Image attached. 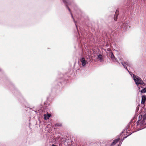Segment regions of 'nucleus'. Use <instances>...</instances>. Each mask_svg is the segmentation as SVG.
<instances>
[{
  "label": "nucleus",
  "mask_w": 146,
  "mask_h": 146,
  "mask_svg": "<svg viewBox=\"0 0 146 146\" xmlns=\"http://www.w3.org/2000/svg\"><path fill=\"white\" fill-rule=\"evenodd\" d=\"M142 100L144 101L146 100V97L145 96H142Z\"/></svg>",
  "instance_id": "obj_12"
},
{
  "label": "nucleus",
  "mask_w": 146,
  "mask_h": 146,
  "mask_svg": "<svg viewBox=\"0 0 146 146\" xmlns=\"http://www.w3.org/2000/svg\"><path fill=\"white\" fill-rule=\"evenodd\" d=\"M120 140L119 138H118V139L114 140H113V141L112 142V143L111 144L110 146H113L115 145L116 143H117Z\"/></svg>",
  "instance_id": "obj_6"
},
{
  "label": "nucleus",
  "mask_w": 146,
  "mask_h": 146,
  "mask_svg": "<svg viewBox=\"0 0 146 146\" xmlns=\"http://www.w3.org/2000/svg\"><path fill=\"white\" fill-rule=\"evenodd\" d=\"M66 7L68 9V10H69V11H70V14L71 15V16H72V18H73V20H74V22H75V25H76V27H77V26L76 24V21H75L74 20V18H73V15L72 14V13L71 12H70V9H69V8L68 7L67 5H66Z\"/></svg>",
  "instance_id": "obj_9"
},
{
  "label": "nucleus",
  "mask_w": 146,
  "mask_h": 146,
  "mask_svg": "<svg viewBox=\"0 0 146 146\" xmlns=\"http://www.w3.org/2000/svg\"><path fill=\"white\" fill-rule=\"evenodd\" d=\"M141 93H145L146 92V88H145L141 90Z\"/></svg>",
  "instance_id": "obj_11"
},
{
  "label": "nucleus",
  "mask_w": 146,
  "mask_h": 146,
  "mask_svg": "<svg viewBox=\"0 0 146 146\" xmlns=\"http://www.w3.org/2000/svg\"><path fill=\"white\" fill-rule=\"evenodd\" d=\"M104 56L101 54H99L98 55L97 59L100 62H102L104 61Z\"/></svg>",
  "instance_id": "obj_4"
},
{
  "label": "nucleus",
  "mask_w": 146,
  "mask_h": 146,
  "mask_svg": "<svg viewBox=\"0 0 146 146\" xmlns=\"http://www.w3.org/2000/svg\"><path fill=\"white\" fill-rule=\"evenodd\" d=\"M145 101H144V100H142L141 102V104H144L145 102Z\"/></svg>",
  "instance_id": "obj_16"
},
{
  "label": "nucleus",
  "mask_w": 146,
  "mask_h": 146,
  "mask_svg": "<svg viewBox=\"0 0 146 146\" xmlns=\"http://www.w3.org/2000/svg\"><path fill=\"white\" fill-rule=\"evenodd\" d=\"M121 64H122V65L124 67V68H125L128 71V72L129 73L130 72L129 70H128V69L127 68V67L126 66V65L125 64V63L123 62H121Z\"/></svg>",
  "instance_id": "obj_10"
},
{
  "label": "nucleus",
  "mask_w": 146,
  "mask_h": 146,
  "mask_svg": "<svg viewBox=\"0 0 146 146\" xmlns=\"http://www.w3.org/2000/svg\"><path fill=\"white\" fill-rule=\"evenodd\" d=\"M80 61L81 62L82 66L83 67L85 66L86 64V61L85 58L84 57L82 58L80 60Z\"/></svg>",
  "instance_id": "obj_3"
},
{
  "label": "nucleus",
  "mask_w": 146,
  "mask_h": 146,
  "mask_svg": "<svg viewBox=\"0 0 146 146\" xmlns=\"http://www.w3.org/2000/svg\"><path fill=\"white\" fill-rule=\"evenodd\" d=\"M127 131V130H126L125 129V130H124L120 134V135H122V133H125V132H126Z\"/></svg>",
  "instance_id": "obj_14"
},
{
  "label": "nucleus",
  "mask_w": 146,
  "mask_h": 146,
  "mask_svg": "<svg viewBox=\"0 0 146 146\" xmlns=\"http://www.w3.org/2000/svg\"><path fill=\"white\" fill-rule=\"evenodd\" d=\"M109 56L111 58V60L113 61H116V59L115 58L113 53L110 52L109 53Z\"/></svg>",
  "instance_id": "obj_5"
},
{
  "label": "nucleus",
  "mask_w": 146,
  "mask_h": 146,
  "mask_svg": "<svg viewBox=\"0 0 146 146\" xmlns=\"http://www.w3.org/2000/svg\"><path fill=\"white\" fill-rule=\"evenodd\" d=\"M128 26V24L127 23H124L122 25H121V27L124 28L125 29H127Z\"/></svg>",
  "instance_id": "obj_8"
},
{
  "label": "nucleus",
  "mask_w": 146,
  "mask_h": 146,
  "mask_svg": "<svg viewBox=\"0 0 146 146\" xmlns=\"http://www.w3.org/2000/svg\"><path fill=\"white\" fill-rule=\"evenodd\" d=\"M67 0H63V2L66 3H67Z\"/></svg>",
  "instance_id": "obj_19"
},
{
  "label": "nucleus",
  "mask_w": 146,
  "mask_h": 146,
  "mask_svg": "<svg viewBox=\"0 0 146 146\" xmlns=\"http://www.w3.org/2000/svg\"><path fill=\"white\" fill-rule=\"evenodd\" d=\"M131 133L130 134H129V135H127V136L123 138V140L124 139H125V138H127V136H128L129 135H131Z\"/></svg>",
  "instance_id": "obj_18"
},
{
  "label": "nucleus",
  "mask_w": 146,
  "mask_h": 146,
  "mask_svg": "<svg viewBox=\"0 0 146 146\" xmlns=\"http://www.w3.org/2000/svg\"><path fill=\"white\" fill-rule=\"evenodd\" d=\"M44 119H45L46 120L48 119V118L47 117V115L44 114Z\"/></svg>",
  "instance_id": "obj_13"
},
{
  "label": "nucleus",
  "mask_w": 146,
  "mask_h": 146,
  "mask_svg": "<svg viewBox=\"0 0 146 146\" xmlns=\"http://www.w3.org/2000/svg\"><path fill=\"white\" fill-rule=\"evenodd\" d=\"M47 117L48 118V119L49 117H50L51 116V114H48L47 115Z\"/></svg>",
  "instance_id": "obj_17"
},
{
  "label": "nucleus",
  "mask_w": 146,
  "mask_h": 146,
  "mask_svg": "<svg viewBox=\"0 0 146 146\" xmlns=\"http://www.w3.org/2000/svg\"><path fill=\"white\" fill-rule=\"evenodd\" d=\"M124 63H125V65L127 66H129L130 65V64L129 62H124Z\"/></svg>",
  "instance_id": "obj_15"
},
{
  "label": "nucleus",
  "mask_w": 146,
  "mask_h": 146,
  "mask_svg": "<svg viewBox=\"0 0 146 146\" xmlns=\"http://www.w3.org/2000/svg\"><path fill=\"white\" fill-rule=\"evenodd\" d=\"M139 120L137 122V123H141V124H144V122L146 119V114L139 115Z\"/></svg>",
  "instance_id": "obj_2"
},
{
  "label": "nucleus",
  "mask_w": 146,
  "mask_h": 146,
  "mask_svg": "<svg viewBox=\"0 0 146 146\" xmlns=\"http://www.w3.org/2000/svg\"><path fill=\"white\" fill-rule=\"evenodd\" d=\"M133 79L137 86L139 84H143L144 83L141 79L138 76L133 75Z\"/></svg>",
  "instance_id": "obj_1"
},
{
  "label": "nucleus",
  "mask_w": 146,
  "mask_h": 146,
  "mask_svg": "<svg viewBox=\"0 0 146 146\" xmlns=\"http://www.w3.org/2000/svg\"><path fill=\"white\" fill-rule=\"evenodd\" d=\"M119 11L117 9V10L115 16L114 17V19L115 21H116L117 19V17L119 14Z\"/></svg>",
  "instance_id": "obj_7"
}]
</instances>
